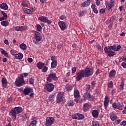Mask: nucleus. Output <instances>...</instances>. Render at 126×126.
<instances>
[{
	"label": "nucleus",
	"instance_id": "9d476101",
	"mask_svg": "<svg viewBox=\"0 0 126 126\" xmlns=\"http://www.w3.org/2000/svg\"><path fill=\"white\" fill-rule=\"evenodd\" d=\"M55 122V119L53 117H47L46 119L45 125L51 126Z\"/></svg>",
	"mask_w": 126,
	"mask_h": 126
},
{
	"label": "nucleus",
	"instance_id": "f3484780",
	"mask_svg": "<svg viewBox=\"0 0 126 126\" xmlns=\"http://www.w3.org/2000/svg\"><path fill=\"white\" fill-rule=\"evenodd\" d=\"M23 92L25 95H28L31 92H33V90L31 89V88H27L25 89Z\"/></svg>",
	"mask_w": 126,
	"mask_h": 126
},
{
	"label": "nucleus",
	"instance_id": "052dcab7",
	"mask_svg": "<svg viewBox=\"0 0 126 126\" xmlns=\"http://www.w3.org/2000/svg\"><path fill=\"white\" fill-rule=\"evenodd\" d=\"M84 15V11H82L79 12V16H83Z\"/></svg>",
	"mask_w": 126,
	"mask_h": 126
},
{
	"label": "nucleus",
	"instance_id": "864d4df0",
	"mask_svg": "<svg viewBox=\"0 0 126 126\" xmlns=\"http://www.w3.org/2000/svg\"><path fill=\"white\" fill-rule=\"evenodd\" d=\"M76 72V67H73L72 68V73H75Z\"/></svg>",
	"mask_w": 126,
	"mask_h": 126
},
{
	"label": "nucleus",
	"instance_id": "de8ad7c7",
	"mask_svg": "<svg viewBox=\"0 0 126 126\" xmlns=\"http://www.w3.org/2000/svg\"><path fill=\"white\" fill-rule=\"evenodd\" d=\"M55 95L54 94H51L49 96V101H53V100H54V98H55Z\"/></svg>",
	"mask_w": 126,
	"mask_h": 126
},
{
	"label": "nucleus",
	"instance_id": "cd10ccee",
	"mask_svg": "<svg viewBox=\"0 0 126 126\" xmlns=\"http://www.w3.org/2000/svg\"><path fill=\"white\" fill-rule=\"evenodd\" d=\"M1 82H2V87H6V85L7 84V80H6V78H2L1 79Z\"/></svg>",
	"mask_w": 126,
	"mask_h": 126
},
{
	"label": "nucleus",
	"instance_id": "72a5a7b5",
	"mask_svg": "<svg viewBox=\"0 0 126 126\" xmlns=\"http://www.w3.org/2000/svg\"><path fill=\"white\" fill-rule=\"evenodd\" d=\"M1 25H2V26L6 27V26H8V24H9V23L7 21H2V22H1Z\"/></svg>",
	"mask_w": 126,
	"mask_h": 126
},
{
	"label": "nucleus",
	"instance_id": "c85d7f7f",
	"mask_svg": "<svg viewBox=\"0 0 126 126\" xmlns=\"http://www.w3.org/2000/svg\"><path fill=\"white\" fill-rule=\"evenodd\" d=\"M74 98H79L80 96V95L79 94V91H78L77 89H75L74 90Z\"/></svg>",
	"mask_w": 126,
	"mask_h": 126
},
{
	"label": "nucleus",
	"instance_id": "a18cd8bd",
	"mask_svg": "<svg viewBox=\"0 0 126 126\" xmlns=\"http://www.w3.org/2000/svg\"><path fill=\"white\" fill-rule=\"evenodd\" d=\"M34 81L35 79H34L33 78H31L29 79V82H30V84H31L32 85L34 84Z\"/></svg>",
	"mask_w": 126,
	"mask_h": 126
},
{
	"label": "nucleus",
	"instance_id": "ddd939ff",
	"mask_svg": "<svg viewBox=\"0 0 126 126\" xmlns=\"http://www.w3.org/2000/svg\"><path fill=\"white\" fill-rule=\"evenodd\" d=\"M16 115H17V113L15 111H14V109H12L10 112H9V116L12 118V119L14 120L15 121L16 120Z\"/></svg>",
	"mask_w": 126,
	"mask_h": 126
},
{
	"label": "nucleus",
	"instance_id": "dca6fc26",
	"mask_svg": "<svg viewBox=\"0 0 126 126\" xmlns=\"http://www.w3.org/2000/svg\"><path fill=\"white\" fill-rule=\"evenodd\" d=\"M109 105V97L108 96H106L104 98V107L105 109H107L108 108V105Z\"/></svg>",
	"mask_w": 126,
	"mask_h": 126
},
{
	"label": "nucleus",
	"instance_id": "20e7f679",
	"mask_svg": "<svg viewBox=\"0 0 126 126\" xmlns=\"http://www.w3.org/2000/svg\"><path fill=\"white\" fill-rule=\"evenodd\" d=\"M46 80L48 82H52L53 80L57 81L58 80V77H57L56 73L52 72L47 75Z\"/></svg>",
	"mask_w": 126,
	"mask_h": 126
},
{
	"label": "nucleus",
	"instance_id": "69168bd1",
	"mask_svg": "<svg viewBox=\"0 0 126 126\" xmlns=\"http://www.w3.org/2000/svg\"><path fill=\"white\" fill-rule=\"evenodd\" d=\"M28 61L29 62V63H32V62H33V59L31 58H29L28 59Z\"/></svg>",
	"mask_w": 126,
	"mask_h": 126
},
{
	"label": "nucleus",
	"instance_id": "a19ab883",
	"mask_svg": "<svg viewBox=\"0 0 126 126\" xmlns=\"http://www.w3.org/2000/svg\"><path fill=\"white\" fill-rule=\"evenodd\" d=\"M24 11L26 13H27L28 14H30V13H32V11H31V9H24Z\"/></svg>",
	"mask_w": 126,
	"mask_h": 126
},
{
	"label": "nucleus",
	"instance_id": "2eb2a0df",
	"mask_svg": "<svg viewBox=\"0 0 126 126\" xmlns=\"http://www.w3.org/2000/svg\"><path fill=\"white\" fill-rule=\"evenodd\" d=\"M110 118L111 121H116L118 119V116L116 115L115 112H112L110 113Z\"/></svg>",
	"mask_w": 126,
	"mask_h": 126
},
{
	"label": "nucleus",
	"instance_id": "bf43d9fd",
	"mask_svg": "<svg viewBox=\"0 0 126 126\" xmlns=\"http://www.w3.org/2000/svg\"><path fill=\"white\" fill-rule=\"evenodd\" d=\"M93 11H94V13H98V10L97 9V8H94L93 9Z\"/></svg>",
	"mask_w": 126,
	"mask_h": 126
},
{
	"label": "nucleus",
	"instance_id": "39448f33",
	"mask_svg": "<svg viewBox=\"0 0 126 126\" xmlns=\"http://www.w3.org/2000/svg\"><path fill=\"white\" fill-rule=\"evenodd\" d=\"M104 50L105 54H107L109 57H114L116 54V52L112 50L113 49H111L110 46H108V47H105Z\"/></svg>",
	"mask_w": 126,
	"mask_h": 126
},
{
	"label": "nucleus",
	"instance_id": "c756f323",
	"mask_svg": "<svg viewBox=\"0 0 126 126\" xmlns=\"http://www.w3.org/2000/svg\"><path fill=\"white\" fill-rule=\"evenodd\" d=\"M44 65H45V63L41 62H39L37 63V67H38L39 69H42V68L44 67Z\"/></svg>",
	"mask_w": 126,
	"mask_h": 126
},
{
	"label": "nucleus",
	"instance_id": "4be33fe9",
	"mask_svg": "<svg viewBox=\"0 0 126 126\" xmlns=\"http://www.w3.org/2000/svg\"><path fill=\"white\" fill-rule=\"evenodd\" d=\"M0 52L2 54V55H4V56H5V57H6V58H8V59L10 58V56L8 55V53H7V52H6V51L3 49H0Z\"/></svg>",
	"mask_w": 126,
	"mask_h": 126
},
{
	"label": "nucleus",
	"instance_id": "79ce46f5",
	"mask_svg": "<svg viewBox=\"0 0 126 126\" xmlns=\"http://www.w3.org/2000/svg\"><path fill=\"white\" fill-rule=\"evenodd\" d=\"M92 126H99V123L98 121H93Z\"/></svg>",
	"mask_w": 126,
	"mask_h": 126
},
{
	"label": "nucleus",
	"instance_id": "680f3d73",
	"mask_svg": "<svg viewBox=\"0 0 126 126\" xmlns=\"http://www.w3.org/2000/svg\"><path fill=\"white\" fill-rule=\"evenodd\" d=\"M97 47L98 51H102V48L101 47V45H100V44H98Z\"/></svg>",
	"mask_w": 126,
	"mask_h": 126
},
{
	"label": "nucleus",
	"instance_id": "338daca9",
	"mask_svg": "<svg viewBox=\"0 0 126 126\" xmlns=\"http://www.w3.org/2000/svg\"><path fill=\"white\" fill-rule=\"evenodd\" d=\"M116 92H117V91L116 90H113L111 92L112 95H114V94H116Z\"/></svg>",
	"mask_w": 126,
	"mask_h": 126
},
{
	"label": "nucleus",
	"instance_id": "58836bf2",
	"mask_svg": "<svg viewBox=\"0 0 126 126\" xmlns=\"http://www.w3.org/2000/svg\"><path fill=\"white\" fill-rule=\"evenodd\" d=\"M68 106L69 107H72L74 105V103L73 102V100H70L67 103Z\"/></svg>",
	"mask_w": 126,
	"mask_h": 126
},
{
	"label": "nucleus",
	"instance_id": "473e14b6",
	"mask_svg": "<svg viewBox=\"0 0 126 126\" xmlns=\"http://www.w3.org/2000/svg\"><path fill=\"white\" fill-rule=\"evenodd\" d=\"M58 65V61H52L51 64V68H56Z\"/></svg>",
	"mask_w": 126,
	"mask_h": 126
},
{
	"label": "nucleus",
	"instance_id": "5701e85b",
	"mask_svg": "<svg viewBox=\"0 0 126 126\" xmlns=\"http://www.w3.org/2000/svg\"><path fill=\"white\" fill-rule=\"evenodd\" d=\"M87 0V1H85L82 3V7H86V6H89V5H90V0Z\"/></svg>",
	"mask_w": 126,
	"mask_h": 126
},
{
	"label": "nucleus",
	"instance_id": "c03bdc74",
	"mask_svg": "<svg viewBox=\"0 0 126 126\" xmlns=\"http://www.w3.org/2000/svg\"><path fill=\"white\" fill-rule=\"evenodd\" d=\"M124 86H125V83L123 81L121 82V84L120 85V90H124Z\"/></svg>",
	"mask_w": 126,
	"mask_h": 126
},
{
	"label": "nucleus",
	"instance_id": "7c9ffc66",
	"mask_svg": "<svg viewBox=\"0 0 126 126\" xmlns=\"http://www.w3.org/2000/svg\"><path fill=\"white\" fill-rule=\"evenodd\" d=\"M65 88L66 90V91H71L73 88V87L70 84H67L65 86Z\"/></svg>",
	"mask_w": 126,
	"mask_h": 126
},
{
	"label": "nucleus",
	"instance_id": "37998d69",
	"mask_svg": "<svg viewBox=\"0 0 126 126\" xmlns=\"http://www.w3.org/2000/svg\"><path fill=\"white\" fill-rule=\"evenodd\" d=\"M36 28H37V31L38 32H41L42 31V26L40 25H36Z\"/></svg>",
	"mask_w": 126,
	"mask_h": 126
},
{
	"label": "nucleus",
	"instance_id": "603ef678",
	"mask_svg": "<svg viewBox=\"0 0 126 126\" xmlns=\"http://www.w3.org/2000/svg\"><path fill=\"white\" fill-rule=\"evenodd\" d=\"M125 60V56L121 57L119 59L120 63H122V62H124Z\"/></svg>",
	"mask_w": 126,
	"mask_h": 126
},
{
	"label": "nucleus",
	"instance_id": "2f4dec72",
	"mask_svg": "<svg viewBox=\"0 0 126 126\" xmlns=\"http://www.w3.org/2000/svg\"><path fill=\"white\" fill-rule=\"evenodd\" d=\"M48 17H45V16H40L38 17V20H40V21H42V22H44V23H46L47 22Z\"/></svg>",
	"mask_w": 126,
	"mask_h": 126
},
{
	"label": "nucleus",
	"instance_id": "b1692460",
	"mask_svg": "<svg viewBox=\"0 0 126 126\" xmlns=\"http://www.w3.org/2000/svg\"><path fill=\"white\" fill-rule=\"evenodd\" d=\"M13 109L17 114H20V113H21L23 111L21 107H16Z\"/></svg>",
	"mask_w": 126,
	"mask_h": 126
},
{
	"label": "nucleus",
	"instance_id": "49530a36",
	"mask_svg": "<svg viewBox=\"0 0 126 126\" xmlns=\"http://www.w3.org/2000/svg\"><path fill=\"white\" fill-rule=\"evenodd\" d=\"M121 122H122V120H121L120 119H118L115 121L114 122H113V125H119V124L121 123Z\"/></svg>",
	"mask_w": 126,
	"mask_h": 126
},
{
	"label": "nucleus",
	"instance_id": "4468645a",
	"mask_svg": "<svg viewBox=\"0 0 126 126\" xmlns=\"http://www.w3.org/2000/svg\"><path fill=\"white\" fill-rule=\"evenodd\" d=\"M122 48L121 45H119L118 44H115L113 46H110V49H112L113 51L115 52H118L120 49Z\"/></svg>",
	"mask_w": 126,
	"mask_h": 126
},
{
	"label": "nucleus",
	"instance_id": "f257e3e1",
	"mask_svg": "<svg viewBox=\"0 0 126 126\" xmlns=\"http://www.w3.org/2000/svg\"><path fill=\"white\" fill-rule=\"evenodd\" d=\"M94 72V68L93 67L89 66L86 68L85 70H81L79 72L76 73L77 76L76 80L77 81H80L83 78V77H89L91 76Z\"/></svg>",
	"mask_w": 126,
	"mask_h": 126
},
{
	"label": "nucleus",
	"instance_id": "0eeeda50",
	"mask_svg": "<svg viewBox=\"0 0 126 126\" xmlns=\"http://www.w3.org/2000/svg\"><path fill=\"white\" fill-rule=\"evenodd\" d=\"M55 86L54 84L51 83H47L44 86V89L48 92H52L54 90Z\"/></svg>",
	"mask_w": 126,
	"mask_h": 126
},
{
	"label": "nucleus",
	"instance_id": "9b49d317",
	"mask_svg": "<svg viewBox=\"0 0 126 126\" xmlns=\"http://www.w3.org/2000/svg\"><path fill=\"white\" fill-rule=\"evenodd\" d=\"M72 118L74 120H83L84 115L80 113H76L72 116Z\"/></svg>",
	"mask_w": 126,
	"mask_h": 126
},
{
	"label": "nucleus",
	"instance_id": "aec40b11",
	"mask_svg": "<svg viewBox=\"0 0 126 126\" xmlns=\"http://www.w3.org/2000/svg\"><path fill=\"white\" fill-rule=\"evenodd\" d=\"M0 8H1V9L6 10L8 9V6L6 3H2L0 4Z\"/></svg>",
	"mask_w": 126,
	"mask_h": 126
},
{
	"label": "nucleus",
	"instance_id": "0e129e2a",
	"mask_svg": "<svg viewBox=\"0 0 126 126\" xmlns=\"http://www.w3.org/2000/svg\"><path fill=\"white\" fill-rule=\"evenodd\" d=\"M112 22V21L110 19H108L107 21H106L105 23L106 24H110Z\"/></svg>",
	"mask_w": 126,
	"mask_h": 126
},
{
	"label": "nucleus",
	"instance_id": "ea45409f",
	"mask_svg": "<svg viewBox=\"0 0 126 126\" xmlns=\"http://www.w3.org/2000/svg\"><path fill=\"white\" fill-rule=\"evenodd\" d=\"M91 86H90V85H88L87 87V88H86V92H91Z\"/></svg>",
	"mask_w": 126,
	"mask_h": 126
},
{
	"label": "nucleus",
	"instance_id": "a878e982",
	"mask_svg": "<svg viewBox=\"0 0 126 126\" xmlns=\"http://www.w3.org/2000/svg\"><path fill=\"white\" fill-rule=\"evenodd\" d=\"M16 31H21L22 32L23 30L26 29V27L25 26H21V27H16L15 28Z\"/></svg>",
	"mask_w": 126,
	"mask_h": 126
},
{
	"label": "nucleus",
	"instance_id": "8fccbe9b",
	"mask_svg": "<svg viewBox=\"0 0 126 126\" xmlns=\"http://www.w3.org/2000/svg\"><path fill=\"white\" fill-rule=\"evenodd\" d=\"M47 70H48V67L46 66H43V68L42 69L43 72H47Z\"/></svg>",
	"mask_w": 126,
	"mask_h": 126
},
{
	"label": "nucleus",
	"instance_id": "f8f14e48",
	"mask_svg": "<svg viewBox=\"0 0 126 126\" xmlns=\"http://www.w3.org/2000/svg\"><path fill=\"white\" fill-rule=\"evenodd\" d=\"M59 27H60L62 31H63L66 29V24L63 21H60L58 23Z\"/></svg>",
	"mask_w": 126,
	"mask_h": 126
},
{
	"label": "nucleus",
	"instance_id": "4c0bfd02",
	"mask_svg": "<svg viewBox=\"0 0 126 126\" xmlns=\"http://www.w3.org/2000/svg\"><path fill=\"white\" fill-rule=\"evenodd\" d=\"M1 13L3 15V17L4 18L5 20L7 19V18H8L7 14L5 13V12H4V11H1Z\"/></svg>",
	"mask_w": 126,
	"mask_h": 126
},
{
	"label": "nucleus",
	"instance_id": "bb28decb",
	"mask_svg": "<svg viewBox=\"0 0 126 126\" xmlns=\"http://www.w3.org/2000/svg\"><path fill=\"white\" fill-rule=\"evenodd\" d=\"M115 76H116V71L113 69L109 72V77L112 78V77H115Z\"/></svg>",
	"mask_w": 126,
	"mask_h": 126
},
{
	"label": "nucleus",
	"instance_id": "e433bc0d",
	"mask_svg": "<svg viewBox=\"0 0 126 126\" xmlns=\"http://www.w3.org/2000/svg\"><path fill=\"white\" fill-rule=\"evenodd\" d=\"M107 86L108 88H113V87H114V83H113V81H110V82L107 84Z\"/></svg>",
	"mask_w": 126,
	"mask_h": 126
},
{
	"label": "nucleus",
	"instance_id": "5fc2aeb1",
	"mask_svg": "<svg viewBox=\"0 0 126 126\" xmlns=\"http://www.w3.org/2000/svg\"><path fill=\"white\" fill-rule=\"evenodd\" d=\"M122 65L124 68H126V61L123 62Z\"/></svg>",
	"mask_w": 126,
	"mask_h": 126
},
{
	"label": "nucleus",
	"instance_id": "412c9836",
	"mask_svg": "<svg viewBox=\"0 0 126 126\" xmlns=\"http://www.w3.org/2000/svg\"><path fill=\"white\" fill-rule=\"evenodd\" d=\"M90 108V105L88 103H84L83 105V110L84 112H87Z\"/></svg>",
	"mask_w": 126,
	"mask_h": 126
},
{
	"label": "nucleus",
	"instance_id": "6e6552de",
	"mask_svg": "<svg viewBox=\"0 0 126 126\" xmlns=\"http://www.w3.org/2000/svg\"><path fill=\"white\" fill-rule=\"evenodd\" d=\"M112 107L114 109H118V110H119L120 111H123L124 109V106L121 102H118L117 103L116 102L113 103L112 104Z\"/></svg>",
	"mask_w": 126,
	"mask_h": 126
},
{
	"label": "nucleus",
	"instance_id": "423d86ee",
	"mask_svg": "<svg viewBox=\"0 0 126 126\" xmlns=\"http://www.w3.org/2000/svg\"><path fill=\"white\" fill-rule=\"evenodd\" d=\"M83 99L84 101H86V100H88L89 101H92L93 100H94V97L93 95H92L90 94V93L89 92H87L84 94L83 96Z\"/></svg>",
	"mask_w": 126,
	"mask_h": 126
},
{
	"label": "nucleus",
	"instance_id": "09e8293b",
	"mask_svg": "<svg viewBox=\"0 0 126 126\" xmlns=\"http://www.w3.org/2000/svg\"><path fill=\"white\" fill-rule=\"evenodd\" d=\"M10 54L12 55V56H16V51L14 50H11L10 51Z\"/></svg>",
	"mask_w": 126,
	"mask_h": 126
},
{
	"label": "nucleus",
	"instance_id": "393cba45",
	"mask_svg": "<svg viewBox=\"0 0 126 126\" xmlns=\"http://www.w3.org/2000/svg\"><path fill=\"white\" fill-rule=\"evenodd\" d=\"M23 58V54L21 53H19L18 54H16L15 56V58L16 60H22Z\"/></svg>",
	"mask_w": 126,
	"mask_h": 126
},
{
	"label": "nucleus",
	"instance_id": "774afa93",
	"mask_svg": "<svg viewBox=\"0 0 126 126\" xmlns=\"http://www.w3.org/2000/svg\"><path fill=\"white\" fill-rule=\"evenodd\" d=\"M123 114H126V106L124 108V110L123 111Z\"/></svg>",
	"mask_w": 126,
	"mask_h": 126
},
{
	"label": "nucleus",
	"instance_id": "f704fd0d",
	"mask_svg": "<svg viewBox=\"0 0 126 126\" xmlns=\"http://www.w3.org/2000/svg\"><path fill=\"white\" fill-rule=\"evenodd\" d=\"M20 48H21L22 50H26V49H27V46H26V44L22 43L20 45Z\"/></svg>",
	"mask_w": 126,
	"mask_h": 126
},
{
	"label": "nucleus",
	"instance_id": "3c124183",
	"mask_svg": "<svg viewBox=\"0 0 126 126\" xmlns=\"http://www.w3.org/2000/svg\"><path fill=\"white\" fill-rule=\"evenodd\" d=\"M12 102V97H10L8 98L7 100V103H10Z\"/></svg>",
	"mask_w": 126,
	"mask_h": 126
},
{
	"label": "nucleus",
	"instance_id": "1a4fd4ad",
	"mask_svg": "<svg viewBox=\"0 0 126 126\" xmlns=\"http://www.w3.org/2000/svg\"><path fill=\"white\" fill-rule=\"evenodd\" d=\"M64 94L63 92H59L57 96V103L60 104V103H62L63 102V95Z\"/></svg>",
	"mask_w": 126,
	"mask_h": 126
},
{
	"label": "nucleus",
	"instance_id": "e2e57ef3",
	"mask_svg": "<svg viewBox=\"0 0 126 126\" xmlns=\"http://www.w3.org/2000/svg\"><path fill=\"white\" fill-rule=\"evenodd\" d=\"M91 84L92 86H95L96 85V81H92L91 82Z\"/></svg>",
	"mask_w": 126,
	"mask_h": 126
},
{
	"label": "nucleus",
	"instance_id": "7ed1b4c3",
	"mask_svg": "<svg viewBox=\"0 0 126 126\" xmlns=\"http://www.w3.org/2000/svg\"><path fill=\"white\" fill-rule=\"evenodd\" d=\"M34 38L33 39L34 44H39L42 40V35L41 33L38 32H34Z\"/></svg>",
	"mask_w": 126,
	"mask_h": 126
},
{
	"label": "nucleus",
	"instance_id": "a211bd4d",
	"mask_svg": "<svg viewBox=\"0 0 126 126\" xmlns=\"http://www.w3.org/2000/svg\"><path fill=\"white\" fill-rule=\"evenodd\" d=\"M114 4H115V0H111L110 2L108 4L109 10L110 11V12L112 11V9L111 8L114 6Z\"/></svg>",
	"mask_w": 126,
	"mask_h": 126
},
{
	"label": "nucleus",
	"instance_id": "6ab92c4d",
	"mask_svg": "<svg viewBox=\"0 0 126 126\" xmlns=\"http://www.w3.org/2000/svg\"><path fill=\"white\" fill-rule=\"evenodd\" d=\"M92 114L94 118H98V117H99V111L97 110H93Z\"/></svg>",
	"mask_w": 126,
	"mask_h": 126
},
{
	"label": "nucleus",
	"instance_id": "4d7b16f0",
	"mask_svg": "<svg viewBox=\"0 0 126 126\" xmlns=\"http://www.w3.org/2000/svg\"><path fill=\"white\" fill-rule=\"evenodd\" d=\"M27 118H28V115H27V114H25L24 116H23V120L24 121H25V120H26V119H27Z\"/></svg>",
	"mask_w": 126,
	"mask_h": 126
},
{
	"label": "nucleus",
	"instance_id": "c9c22d12",
	"mask_svg": "<svg viewBox=\"0 0 126 126\" xmlns=\"http://www.w3.org/2000/svg\"><path fill=\"white\" fill-rule=\"evenodd\" d=\"M37 124V121L33 120L31 122V123L30 124L29 126H36Z\"/></svg>",
	"mask_w": 126,
	"mask_h": 126
},
{
	"label": "nucleus",
	"instance_id": "6e6d98bb",
	"mask_svg": "<svg viewBox=\"0 0 126 126\" xmlns=\"http://www.w3.org/2000/svg\"><path fill=\"white\" fill-rule=\"evenodd\" d=\"M104 12H105V9L104 8L101 9L99 11V13H101V14H104Z\"/></svg>",
	"mask_w": 126,
	"mask_h": 126
},
{
	"label": "nucleus",
	"instance_id": "13d9d810",
	"mask_svg": "<svg viewBox=\"0 0 126 126\" xmlns=\"http://www.w3.org/2000/svg\"><path fill=\"white\" fill-rule=\"evenodd\" d=\"M121 126H126V121H124L120 123Z\"/></svg>",
	"mask_w": 126,
	"mask_h": 126
},
{
	"label": "nucleus",
	"instance_id": "f03ea898",
	"mask_svg": "<svg viewBox=\"0 0 126 126\" xmlns=\"http://www.w3.org/2000/svg\"><path fill=\"white\" fill-rule=\"evenodd\" d=\"M24 83V76H23V75L21 74L18 77V78L16 79L15 82V84L18 87H20V86H22V85Z\"/></svg>",
	"mask_w": 126,
	"mask_h": 126
}]
</instances>
